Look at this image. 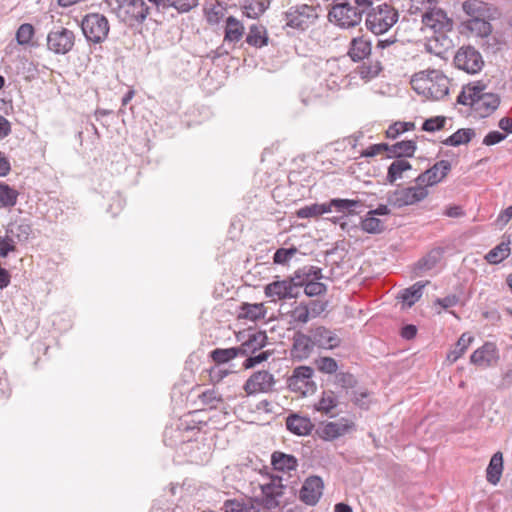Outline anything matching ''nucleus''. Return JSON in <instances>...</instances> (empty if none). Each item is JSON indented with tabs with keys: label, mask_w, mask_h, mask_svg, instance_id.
Instances as JSON below:
<instances>
[{
	"label": "nucleus",
	"mask_w": 512,
	"mask_h": 512,
	"mask_svg": "<svg viewBox=\"0 0 512 512\" xmlns=\"http://www.w3.org/2000/svg\"><path fill=\"white\" fill-rule=\"evenodd\" d=\"M421 20L426 28L431 29L439 36L432 37L428 40L426 48L429 52L440 55L442 50L438 49V44L442 47H448L451 41L446 37L445 33L453 28V21L447 16V13L436 6L425 10L421 15Z\"/></svg>",
	"instance_id": "obj_1"
},
{
	"label": "nucleus",
	"mask_w": 512,
	"mask_h": 512,
	"mask_svg": "<svg viewBox=\"0 0 512 512\" xmlns=\"http://www.w3.org/2000/svg\"><path fill=\"white\" fill-rule=\"evenodd\" d=\"M457 103L470 106L478 117L485 118L499 107L500 97L495 93H485L483 85H468L458 95Z\"/></svg>",
	"instance_id": "obj_2"
},
{
	"label": "nucleus",
	"mask_w": 512,
	"mask_h": 512,
	"mask_svg": "<svg viewBox=\"0 0 512 512\" xmlns=\"http://www.w3.org/2000/svg\"><path fill=\"white\" fill-rule=\"evenodd\" d=\"M416 91L427 94L434 100L444 98L449 92V79L438 70L422 71L412 79Z\"/></svg>",
	"instance_id": "obj_3"
},
{
	"label": "nucleus",
	"mask_w": 512,
	"mask_h": 512,
	"mask_svg": "<svg viewBox=\"0 0 512 512\" xmlns=\"http://www.w3.org/2000/svg\"><path fill=\"white\" fill-rule=\"evenodd\" d=\"M148 15L155 16V22H161L156 15L155 6L150 8L144 0H118L117 16L129 27L142 25Z\"/></svg>",
	"instance_id": "obj_4"
},
{
	"label": "nucleus",
	"mask_w": 512,
	"mask_h": 512,
	"mask_svg": "<svg viewBox=\"0 0 512 512\" xmlns=\"http://www.w3.org/2000/svg\"><path fill=\"white\" fill-rule=\"evenodd\" d=\"M399 19L397 9L383 2L373 7L366 17L367 28L375 35L386 33Z\"/></svg>",
	"instance_id": "obj_5"
},
{
	"label": "nucleus",
	"mask_w": 512,
	"mask_h": 512,
	"mask_svg": "<svg viewBox=\"0 0 512 512\" xmlns=\"http://www.w3.org/2000/svg\"><path fill=\"white\" fill-rule=\"evenodd\" d=\"M80 26L86 40L93 44L104 42L110 31L108 19L100 13L85 15L81 20Z\"/></svg>",
	"instance_id": "obj_6"
},
{
	"label": "nucleus",
	"mask_w": 512,
	"mask_h": 512,
	"mask_svg": "<svg viewBox=\"0 0 512 512\" xmlns=\"http://www.w3.org/2000/svg\"><path fill=\"white\" fill-rule=\"evenodd\" d=\"M318 17L317 7L307 4L291 6L284 13L285 25L300 31H304L315 24Z\"/></svg>",
	"instance_id": "obj_7"
},
{
	"label": "nucleus",
	"mask_w": 512,
	"mask_h": 512,
	"mask_svg": "<svg viewBox=\"0 0 512 512\" xmlns=\"http://www.w3.org/2000/svg\"><path fill=\"white\" fill-rule=\"evenodd\" d=\"M363 10L352 6L346 0H340L332 5L328 18L331 23L341 28L357 26L362 19Z\"/></svg>",
	"instance_id": "obj_8"
},
{
	"label": "nucleus",
	"mask_w": 512,
	"mask_h": 512,
	"mask_svg": "<svg viewBox=\"0 0 512 512\" xmlns=\"http://www.w3.org/2000/svg\"><path fill=\"white\" fill-rule=\"evenodd\" d=\"M75 39L76 36L72 30L56 27L47 34V49L56 55L68 54L74 48Z\"/></svg>",
	"instance_id": "obj_9"
},
{
	"label": "nucleus",
	"mask_w": 512,
	"mask_h": 512,
	"mask_svg": "<svg viewBox=\"0 0 512 512\" xmlns=\"http://www.w3.org/2000/svg\"><path fill=\"white\" fill-rule=\"evenodd\" d=\"M427 195V188L417 184L416 186L395 190L388 195L387 201L393 207L402 208L422 201Z\"/></svg>",
	"instance_id": "obj_10"
},
{
	"label": "nucleus",
	"mask_w": 512,
	"mask_h": 512,
	"mask_svg": "<svg viewBox=\"0 0 512 512\" xmlns=\"http://www.w3.org/2000/svg\"><path fill=\"white\" fill-rule=\"evenodd\" d=\"M313 375L314 370L309 366L296 367L292 375L287 379V386L291 391L302 395L313 393L316 390Z\"/></svg>",
	"instance_id": "obj_11"
},
{
	"label": "nucleus",
	"mask_w": 512,
	"mask_h": 512,
	"mask_svg": "<svg viewBox=\"0 0 512 512\" xmlns=\"http://www.w3.org/2000/svg\"><path fill=\"white\" fill-rule=\"evenodd\" d=\"M454 64L468 74H476L482 69L484 61L480 52L474 47L463 46L455 54Z\"/></svg>",
	"instance_id": "obj_12"
},
{
	"label": "nucleus",
	"mask_w": 512,
	"mask_h": 512,
	"mask_svg": "<svg viewBox=\"0 0 512 512\" xmlns=\"http://www.w3.org/2000/svg\"><path fill=\"white\" fill-rule=\"evenodd\" d=\"M275 384L274 376L268 371H257L253 373L244 384V391L248 395L257 393H268L272 391Z\"/></svg>",
	"instance_id": "obj_13"
},
{
	"label": "nucleus",
	"mask_w": 512,
	"mask_h": 512,
	"mask_svg": "<svg viewBox=\"0 0 512 512\" xmlns=\"http://www.w3.org/2000/svg\"><path fill=\"white\" fill-rule=\"evenodd\" d=\"M309 335L312 339L313 345L322 348L331 350L334 349L341 344L340 337L332 330L326 328L325 326H315L309 329Z\"/></svg>",
	"instance_id": "obj_14"
},
{
	"label": "nucleus",
	"mask_w": 512,
	"mask_h": 512,
	"mask_svg": "<svg viewBox=\"0 0 512 512\" xmlns=\"http://www.w3.org/2000/svg\"><path fill=\"white\" fill-rule=\"evenodd\" d=\"M451 163L447 160H440L432 167L421 173L416 179L417 184L433 186L441 182L451 171Z\"/></svg>",
	"instance_id": "obj_15"
},
{
	"label": "nucleus",
	"mask_w": 512,
	"mask_h": 512,
	"mask_svg": "<svg viewBox=\"0 0 512 512\" xmlns=\"http://www.w3.org/2000/svg\"><path fill=\"white\" fill-rule=\"evenodd\" d=\"M324 488L323 480L319 476H310L303 483L300 492V500L310 506L319 502Z\"/></svg>",
	"instance_id": "obj_16"
},
{
	"label": "nucleus",
	"mask_w": 512,
	"mask_h": 512,
	"mask_svg": "<svg viewBox=\"0 0 512 512\" xmlns=\"http://www.w3.org/2000/svg\"><path fill=\"white\" fill-rule=\"evenodd\" d=\"M355 429V424L345 418L335 422H327L318 430L319 436L326 441L335 440Z\"/></svg>",
	"instance_id": "obj_17"
},
{
	"label": "nucleus",
	"mask_w": 512,
	"mask_h": 512,
	"mask_svg": "<svg viewBox=\"0 0 512 512\" xmlns=\"http://www.w3.org/2000/svg\"><path fill=\"white\" fill-rule=\"evenodd\" d=\"M498 359V349L492 342L484 343L480 348L476 349L470 357L472 364L485 368L496 364Z\"/></svg>",
	"instance_id": "obj_18"
},
{
	"label": "nucleus",
	"mask_w": 512,
	"mask_h": 512,
	"mask_svg": "<svg viewBox=\"0 0 512 512\" xmlns=\"http://www.w3.org/2000/svg\"><path fill=\"white\" fill-rule=\"evenodd\" d=\"M265 295L273 300H284L297 298L296 288L292 286L289 280H276L265 286Z\"/></svg>",
	"instance_id": "obj_19"
},
{
	"label": "nucleus",
	"mask_w": 512,
	"mask_h": 512,
	"mask_svg": "<svg viewBox=\"0 0 512 512\" xmlns=\"http://www.w3.org/2000/svg\"><path fill=\"white\" fill-rule=\"evenodd\" d=\"M313 348L314 345L310 335L298 331L293 336L291 357L298 361L305 360L311 355Z\"/></svg>",
	"instance_id": "obj_20"
},
{
	"label": "nucleus",
	"mask_w": 512,
	"mask_h": 512,
	"mask_svg": "<svg viewBox=\"0 0 512 512\" xmlns=\"http://www.w3.org/2000/svg\"><path fill=\"white\" fill-rule=\"evenodd\" d=\"M155 6L156 15L163 16L170 8H174L178 13H186L198 5L199 0H148Z\"/></svg>",
	"instance_id": "obj_21"
},
{
	"label": "nucleus",
	"mask_w": 512,
	"mask_h": 512,
	"mask_svg": "<svg viewBox=\"0 0 512 512\" xmlns=\"http://www.w3.org/2000/svg\"><path fill=\"white\" fill-rule=\"evenodd\" d=\"M267 341L268 337L265 331H256L249 334L248 338L240 346H237L240 357L255 354L266 346Z\"/></svg>",
	"instance_id": "obj_22"
},
{
	"label": "nucleus",
	"mask_w": 512,
	"mask_h": 512,
	"mask_svg": "<svg viewBox=\"0 0 512 512\" xmlns=\"http://www.w3.org/2000/svg\"><path fill=\"white\" fill-rule=\"evenodd\" d=\"M371 51V40L365 36H358L351 40L348 55L353 62H359L367 58Z\"/></svg>",
	"instance_id": "obj_23"
},
{
	"label": "nucleus",
	"mask_w": 512,
	"mask_h": 512,
	"mask_svg": "<svg viewBox=\"0 0 512 512\" xmlns=\"http://www.w3.org/2000/svg\"><path fill=\"white\" fill-rule=\"evenodd\" d=\"M284 488L280 479L278 481L272 479L269 483L261 486L264 502L268 508L271 509L280 506L279 498L283 495Z\"/></svg>",
	"instance_id": "obj_24"
},
{
	"label": "nucleus",
	"mask_w": 512,
	"mask_h": 512,
	"mask_svg": "<svg viewBox=\"0 0 512 512\" xmlns=\"http://www.w3.org/2000/svg\"><path fill=\"white\" fill-rule=\"evenodd\" d=\"M286 428L295 435L306 436L312 432L314 425L308 417L291 414L286 418Z\"/></svg>",
	"instance_id": "obj_25"
},
{
	"label": "nucleus",
	"mask_w": 512,
	"mask_h": 512,
	"mask_svg": "<svg viewBox=\"0 0 512 512\" xmlns=\"http://www.w3.org/2000/svg\"><path fill=\"white\" fill-rule=\"evenodd\" d=\"M271 463L275 470L290 472L298 467V460L290 454L275 451L271 456Z\"/></svg>",
	"instance_id": "obj_26"
},
{
	"label": "nucleus",
	"mask_w": 512,
	"mask_h": 512,
	"mask_svg": "<svg viewBox=\"0 0 512 512\" xmlns=\"http://www.w3.org/2000/svg\"><path fill=\"white\" fill-rule=\"evenodd\" d=\"M327 206H329V212L334 209L343 215H353L357 214L356 209L361 206V202L353 199L334 198L327 202Z\"/></svg>",
	"instance_id": "obj_27"
},
{
	"label": "nucleus",
	"mask_w": 512,
	"mask_h": 512,
	"mask_svg": "<svg viewBox=\"0 0 512 512\" xmlns=\"http://www.w3.org/2000/svg\"><path fill=\"white\" fill-rule=\"evenodd\" d=\"M503 471V456L501 452H496L490 459L486 469V479L489 483L496 485L501 478Z\"/></svg>",
	"instance_id": "obj_28"
},
{
	"label": "nucleus",
	"mask_w": 512,
	"mask_h": 512,
	"mask_svg": "<svg viewBox=\"0 0 512 512\" xmlns=\"http://www.w3.org/2000/svg\"><path fill=\"white\" fill-rule=\"evenodd\" d=\"M244 34L243 24L234 16H229L226 19L225 36L224 40L230 43L240 41Z\"/></svg>",
	"instance_id": "obj_29"
},
{
	"label": "nucleus",
	"mask_w": 512,
	"mask_h": 512,
	"mask_svg": "<svg viewBox=\"0 0 512 512\" xmlns=\"http://www.w3.org/2000/svg\"><path fill=\"white\" fill-rule=\"evenodd\" d=\"M416 148V142L413 140L399 141L391 145V154H387V157L396 159L412 157Z\"/></svg>",
	"instance_id": "obj_30"
},
{
	"label": "nucleus",
	"mask_w": 512,
	"mask_h": 512,
	"mask_svg": "<svg viewBox=\"0 0 512 512\" xmlns=\"http://www.w3.org/2000/svg\"><path fill=\"white\" fill-rule=\"evenodd\" d=\"M427 283L428 282L421 281L416 282L409 288L402 290L398 298L401 299V301L408 307H411L412 305L415 304V302H417L421 298L423 294V289Z\"/></svg>",
	"instance_id": "obj_31"
},
{
	"label": "nucleus",
	"mask_w": 512,
	"mask_h": 512,
	"mask_svg": "<svg viewBox=\"0 0 512 512\" xmlns=\"http://www.w3.org/2000/svg\"><path fill=\"white\" fill-rule=\"evenodd\" d=\"M487 17L470 18L466 22V28L477 37H487L492 31V26Z\"/></svg>",
	"instance_id": "obj_32"
},
{
	"label": "nucleus",
	"mask_w": 512,
	"mask_h": 512,
	"mask_svg": "<svg viewBox=\"0 0 512 512\" xmlns=\"http://www.w3.org/2000/svg\"><path fill=\"white\" fill-rule=\"evenodd\" d=\"M246 42L254 47H263L268 44V36L266 28L263 25L253 24L249 28Z\"/></svg>",
	"instance_id": "obj_33"
},
{
	"label": "nucleus",
	"mask_w": 512,
	"mask_h": 512,
	"mask_svg": "<svg viewBox=\"0 0 512 512\" xmlns=\"http://www.w3.org/2000/svg\"><path fill=\"white\" fill-rule=\"evenodd\" d=\"M462 7L464 12L471 18L490 16L488 4L480 0H467L463 3Z\"/></svg>",
	"instance_id": "obj_34"
},
{
	"label": "nucleus",
	"mask_w": 512,
	"mask_h": 512,
	"mask_svg": "<svg viewBox=\"0 0 512 512\" xmlns=\"http://www.w3.org/2000/svg\"><path fill=\"white\" fill-rule=\"evenodd\" d=\"M441 253L439 250H433L427 255L419 259L414 265V273L421 276L423 272L433 269L440 260Z\"/></svg>",
	"instance_id": "obj_35"
},
{
	"label": "nucleus",
	"mask_w": 512,
	"mask_h": 512,
	"mask_svg": "<svg viewBox=\"0 0 512 512\" xmlns=\"http://www.w3.org/2000/svg\"><path fill=\"white\" fill-rule=\"evenodd\" d=\"M475 136V130L472 128L458 129L448 138L444 139L442 143L446 146L457 147L469 143Z\"/></svg>",
	"instance_id": "obj_36"
},
{
	"label": "nucleus",
	"mask_w": 512,
	"mask_h": 512,
	"mask_svg": "<svg viewBox=\"0 0 512 512\" xmlns=\"http://www.w3.org/2000/svg\"><path fill=\"white\" fill-rule=\"evenodd\" d=\"M411 168V164L406 159H395L388 167L386 176L387 182L393 184L403 177L405 171Z\"/></svg>",
	"instance_id": "obj_37"
},
{
	"label": "nucleus",
	"mask_w": 512,
	"mask_h": 512,
	"mask_svg": "<svg viewBox=\"0 0 512 512\" xmlns=\"http://www.w3.org/2000/svg\"><path fill=\"white\" fill-rule=\"evenodd\" d=\"M266 314L265 307L262 303H243L240 306L239 318L248 319L251 321H257L264 318Z\"/></svg>",
	"instance_id": "obj_38"
},
{
	"label": "nucleus",
	"mask_w": 512,
	"mask_h": 512,
	"mask_svg": "<svg viewBox=\"0 0 512 512\" xmlns=\"http://www.w3.org/2000/svg\"><path fill=\"white\" fill-rule=\"evenodd\" d=\"M337 405L338 398L335 393L332 390H325L315 404V409L323 414L329 415Z\"/></svg>",
	"instance_id": "obj_39"
},
{
	"label": "nucleus",
	"mask_w": 512,
	"mask_h": 512,
	"mask_svg": "<svg viewBox=\"0 0 512 512\" xmlns=\"http://www.w3.org/2000/svg\"><path fill=\"white\" fill-rule=\"evenodd\" d=\"M473 340V336L469 333H463L455 344V347L448 353L447 359L451 363L456 362L466 352Z\"/></svg>",
	"instance_id": "obj_40"
},
{
	"label": "nucleus",
	"mask_w": 512,
	"mask_h": 512,
	"mask_svg": "<svg viewBox=\"0 0 512 512\" xmlns=\"http://www.w3.org/2000/svg\"><path fill=\"white\" fill-rule=\"evenodd\" d=\"M211 359L217 364H225L230 360L240 357L237 347L216 348L210 352Z\"/></svg>",
	"instance_id": "obj_41"
},
{
	"label": "nucleus",
	"mask_w": 512,
	"mask_h": 512,
	"mask_svg": "<svg viewBox=\"0 0 512 512\" xmlns=\"http://www.w3.org/2000/svg\"><path fill=\"white\" fill-rule=\"evenodd\" d=\"M509 255V243L501 242L485 255V259L490 264H498L505 260Z\"/></svg>",
	"instance_id": "obj_42"
},
{
	"label": "nucleus",
	"mask_w": 512,
	"mask_h": 512,
	"mask_svg": "<svg viewBox=\"0 0 512 512\" xmlns=\"http://www.w3.org/2000/svg\"><path fill=\"white\" fill-rule=\"evenodd\" d=\"M268 7L266 0H244V14L249 18H257L265 12Z\"/></svg>",
	"instance_id": "obj_43"
},
{
	"label": "nucleus",
	"mask_w": 512,
	"mask_h": 512,
	"mask_svg": "<svg viewBox=\"0 0 512 512\" xmlns=\"http://www.w3.org/2000/svg\"><path fill=\"white\" fill-rule=\"evenodd\" d=\"M329 212V206L327 203H314L312 205L304 206L297 210L296 215L298 218L306 219L312 217H318L324 213Z\"/></svg>",
	"instance_id": "obj_44"
},
{
	"label": "nucleus",
	"mask_w": 512,
	"mask_h": 512,
	"mask_svg": "<svg viewBox=\"0 0 512 512\" xmlns=\"http://www.w3.org/2000/svg\"><path fill=\"white\" fill-rule=\"evenodd\" d=\"M361 229L369 234H380L384 231V223L374 215H369V211L361 221Z\"/></svg>",
	"instance_id": "obj_45"
},
{
	"label": "nucleus",
	"mask_w": 512,
	"mask_h": 512,
	"mask_svg": "<svg viewBox=\"0 0 512 512\" xmlns=\"http://www.w3.org/2000/svg\"><path fill=\"white\" fill-rule=\"evenodd\" d=\"M18 191L0 182V207H13L17 203Z\"/></svg>",
	"instance_id": "obj_46"
},
{
	"label": "nucleus",
	"mask_w": 512,
	"mask_h": 512,
	"mask_svg": "<svg viewBox=\"0 0 512 512\" xmlns=\"http://www.w3.org/2000/svg\"><path fill=\"white\" fill-rule=\"evenodd\" d=\"M225 512H259V510L251 503L239 501L236 499L224 502Z\"/></svg>",
	"instance_id": "obj_47"
},
{
	"label": "nucleus",
	"mask_w": 512,
	"mask_h": 512,
	"mask_svg": "<svg viewBox=\"0 0 512 512\" xmlns=\"http://www.w3.org/2000/svg\"><path fill=\"white\" fill-rule=\"evenodd\" d=\"M290 317L294 323L306 324L313 319L305 302H300L290 313Z\"/></svg>",
	"instance_id": "obj_48"
},
{
	"label": "nucleus",
	"mask_w": 512,
	"mask_h": 512,
	"mask_svg": "<svg viewBox=\"0 0 512 512\" xmlns=\"http://www.w3.org/2000/svg\"><path fill=\"white\" fill-rule=\"evenodd\" d=\"M316 368L324 374H334L338 370L337 361L328 356L319 357L315 360Z\"/></svg>",
	"instance_id": "obj_49"
},
{
	"label": "nucleus",
	"mask_w": 512,
	"mask_h": 512,
	"mask_svg": "<svg viewBox=\"0 0 512 512\" xmlns=\"http://www.w3.org/2000/svg\"><path fill=\"white\" fill-rule=\"evenodd\" d=\"M35 33L33 25L24 23L19 26L16 32V41L19 45H28Z\"/></svg>",
	"instance_id": "obj_50"
},
{
	"label": "nucleus",
	"mask_w": 512,
	"mask_h": 512,
	"mask_svg": "<svg viewBox=\"0 0 512 512\" xmlns=\"http://www.w3.org/2000/svg\"><path fill=\"white\" fill-rule=\"evenodd\" d=\"M297 253L298 249L296 247L279 248L275 251L273 255V261L275 264L285 265Z\"/></svg>",
	"instance_id": "obj_51"
},
{
	"label": "nucleus",
	"mask_w": 512,
	"mask_h": 512,
	"mask_svg": "<svg viewBox=\"0 0 512 512\" xmlns=\"http://www.w3.org/2000/svg\"><path fill=\"white\" fill-rule=\"evenodd\" d=\"M436 3V0H409L408 12L411 15L418 13L422 15L425 10H429L430 7H433Z\"/></svg>",
	"instance_id": "obj_52"
},
{
	"label": "nucleus",
	"mask_w": 512,
	"mask_h": 512,
	"mask_svg": "<svg viewBox=\"0 0 512 512\" xmlns=\"http://www.w3.org/2000/svg\"><path fill=\"white\" fill-rule=\"evenodd\" d=\"M446 123V118L444 116H435L429 119H426L422 124V130L426 132H435L441 130Z\"/></svg>",
	"instance_id": "obj_53"
},
{
	"label": "nucleus",
	"mask_w": 512,
	"mask_h": 512,
	"mask_svg": "<svg viewBox=\"0 0 512 512\" xmlns=\"http://www.w3.org/2000/svg\"><path fill=\"white\" fill-rule=\"evenodd\" d=\"M412 127H414V124L410 122H396L389 126L386 131V136L388 138L395 139L400 134L410 130Z\"/></svg>",
	"instance_id": "obj_54"
},
{
	"label": "nucleus",
	"mask_w": 512,
	"mask_h": 512,
	"mask_svg": "<svg viewBox=\"0 0 512 512\" xmlns=\"http://www.w3.org/2000/svg\"><path fill=\"white\" fill-rule=\"evenodd\" d=\"M271 354H272V352H270V351H261L257 355L250 354L249 356H246L247 358L245 359V361L243 363V367L245 369H251V368L255 367L256 365H258L264 361H267L268 358L271 356Z\"/></svg>",
	"instance_id": "obj_55"
},
{
	"label": "nucleus",
	"mask_w": 512,
	"mask_h": 512,
	"mask_svg": "<svg viewBox=\"0 0 512 512\" xmlns=\"http://www.w3.org/2000/svg\"><path fill=\"white\" fill-rule=\"evenodd\" d=\"M287 279L289 280L290 284L292 286H294V288H296L297 297L300 294L301 288L302 287L305 288V286H306V284L308 282L306 275H303L302 268H299L298 270H296L293 273V275L288 277Z\"/></svg>",
	"instance_id": "obj_56"
},
{
	"label": "nucleus",
	"mask_w": 512,
	"mask_h": 512,
	"mask_svg": "<svg viewBox=\"0 0 512 512\" xmlns=\"http://www.w3.org/2000/svg\"><path fill=\"white\" fill-rule=\"evenodd\" d=\"M327 290V287L325 284L319 282L318 280L308 281L305 288L304 293L309 296H319L321 294H324Z\"/></svg>",
	"instance_id": "obj_57"
},
{
	"label": "nucleus",
	"mask_w": 512,
	"mask_h": 512,
	"mask_svg": "<svg viewBox=\"0 0 512 512\" xmlns=\"http://www.w3.org/2000/svg\"><path fill=\"white\" fill-rule=\"evenodd\" d=\"M335 382L337 385L341 386L343 389H350L356 385L355 377L348 372H340L335 376Z\"/></svg>",
	"instance_id": "obj_58"
},
{
	"label": "nucleus",
	"mask_w": 512,
	"mask_h": 512,
	"mask_svg": "<svg viewBox=\"0 0 512 512\" xmlns=\"http://www.w3.org/2000/svg\"><path fill=\"white\" fill-rule=\"evenodd\" d=\"M305 304L313 319L320 316L327 307V302L321 300H310Z\"/></svg>",
	"instance_id": "obj_59"
},
{
	"label": "nucleus",
	"mask_w": 512,
	"mask_h": 512,
	"mask_svg": "<svg viewBox=\"0 0 512 512\" xmlns=\"http://www.w3.org/2000/svg\"><path fill=\"white\" fill-rule=\"evenodd\" d=\"M352 401L360 408L367 409L369 406V393L367 390L353 391Z\"/></svg>",
	"instance_id": "obj_60"
},
{
	"label": "nucleus",
	"mask_w": 512,
	"mask_h": 512,
	"mask_svg": "<svg viewBox=\"0 0 512 512\" xmlns=\"http://www.w3.org/2000/svg\"><path fill=\"white\" fill-rule=\"evenodd\" d=\"M13 227L15 228L18 242L26 241L32 232L31 226L27 223L13 224Z\"/></svg>",
	"instance_id": "obj_61"
},
{
	"label": "nucleus",
	"mask_w": 512,
	"mask_h": 512,
	"mask_svg": "<svg viewBox=\"0 0 512 512\" xmlns=\"http://www.w3.org/2000/svg\"><path fill=\"white\" fill-rule=\"evenodd\" d=\"M381 70L382 66L379 62H376L371 65H363L361 67V75L363 78H373L376 77Z\"/></svg>",
	"instance_id": "obj_62"
},
{
	"label": "nucleus",
	"mask_w": 512,
	"mask_h": 512,
	"mask_svg": "<svg viewBox=\"0 0 512 512\" xmlns=\"http://www.w3.org/2000/svg\"><path fill=\"white\" fill-rule=\"evenodd\" d=\"M15 241L12 239L0 236V257H7L10 252L15 251Z\"/></svg>",
	"instance_id": "obj_63"
},
{
	"label": "nucleus",
	"mask_w": 512,
	"mask_h": 512,
	"mask_svg": "<svg viewBox=\"0 0 512 512\" xmlns=\"http://www.w3.org/2000/svg\"><path fill=\"white\" fill-rule=\"evenodd\" d=\"M506 138L504 133L499 131H491L489 132L483 139V144L486 146H491L500 143Z\"/></svg>",
	"instance_id": "obj_64"
}]
</instances>
